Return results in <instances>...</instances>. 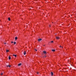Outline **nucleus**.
Returning a JSON list of instances; mask_svg holds the SVG:
<instances>
[{
  "mask_svg": "<svg viewBox=\"0 0 76 76\" xmlns=\"http://www.w3.org/2000/svg\"><path fill=\"white\" fill-rule=\"evenodd\" d=\"M37 74H39V72H37Z\"/></svg>",
  "mask_w": 76,
  "mask_h": 76,
  "instance_id": "aec40b11",
  "label": "nucleus"
},
{
  "mask_svg": "<svg viewBox=\"0 0 76 76\" xmlns=\"http://www.w3.org/2000/svg\"><path fill=\"white\" fill-rule=\"evenodd\" d=\"M13 56H15V57H17L16 55H15V54L13 55Z\"/></svg>",
  "mask_w": 76,
  "mask_h": 76,
  "instance_id": "1a4fd4ad",
  "label": "nucleus"
},
{
  "mask_svg": "<svg viewBox=\"0 0 76 76\" xmlns=\"http://www.w3.org/2000/svg\"><path fill=\"white\" fill-rule=\"evenodd\" d=\"M8 20H10V17H9L8 18Z\"/></svg>",
  "mask_w": 76,
  "mask_h": 76,
  "instance_id": "f8f14e48",
  "label": "nucleus"
},
{
  "mask_svg": "<svg viewBox=\"0 0 76 76\" xmlns=\"http://www.w3.org/2000/svg\"><path fill=\"white\" fill-rule=\"evenodd\" d=\"M24 55H26V51H24V52L23 53Z\"/></svg>",
  "mask_w": 76,
  "mask_h": 76,
  "instance_id": "423d86ee",
  "label": "nucleus"
},
{
  "mask_svg": "<svg viewBox=\"0 0 76 76\" xmlns=\"http://www.w3.org/2000/svg\"><path fill=\"white\" fill-rule=\"evenodd\" d=\"M9 50H6V52H9Z\"/></svg>",
  "mask_w": 76,
  "mask_h": 76,
  "instance_id": "4468645a",
  "label": "nucleus"
},
{
  "mask_svg": "<svg viewBox=\"0 0 76 76\" xmlns=\"http://www.w3.org/2000/svg\"><path fill=\"white\" fill-rule=\"evenodd\" d=\"M43 53H44V54H47V52L45 51H43Z\"/></svg>",
  "mask_w": 76,
  "mask_h": 76,
  "instance_id": "f03ea898",
  "label": "nucleus"
},
{
  "mask_svg": "<svg viewBox=\"0 0 76 76\" xmlns=\"http://www.w3.org/2000/svg\"><path fill=\"white\" fill-rule=\"evenodd\" d=\"M42 40V39L40 38V39H39L38 40V41L39 42H40V41H41Z\"/></svg>",
  "mask_w": 76,
  "mask_h": 76,
  "instance_id": "f257e3e1",
  "label": "nucleus"
},
{
  "mask_svg": "<svg viewBox=\"0 0 76 76\" xmlns=\"http://www.w3.org/2000/svg\"><path fill=\"white\" fill-rule=\"evenodd\" d=\"M52 51H53L54 52L55 51H56V50H55L52 49Z\"/></svg>",
  "mask_w": 76,
  "mask_h": 76,
  "instance_id": "9b49d317",
  "label": "nucleus"
},
{
  "mask_svg": "<svg viewBox=\"0 0 76 76\" xmlns=\"http://www.w3.org/2000/svg\"><path fill=\"white\" fill-rule=\"evenodd\" d=\"M11 43H13V42L12 41L11 42Z\"/></svg>",
  "mask_w": 76,
  "mask_h": 76,
  "instance_id": "6ab92c4d",
  "label": "nucleus"
},
{
  "mask_svg": "<svg viewBox=\"0 0 76 76\" xmlns=\"http://www.w3.org/2000/svg\"><path fill=\"white\" fill-rule=\"evenodd\" d=\"M8 58H9V60H10L11 59V57L10 56H9Z\"/></svg>",
  "mask_w": 76,
  "mask_h": 76,
  "instance_id": "9d476101",
  "label": "nucleus"
},
{
  "mask_svg": "<svg viewBox=\"0 0 76 76\" xmlns=\"http://www.w3.org/2000/svg\"><path fill=\"white\" fill-rule=\"evenodd\" d=\"M16 42H14V45H15V44H16Z\"/></svg>",
  "mask_w": 76,
  "mask_h": 76,
  "instance_id": "dca6fc26",
  "label": "nucleus"
},
{
  "mask_svg": "<svg viewBox=\"0 0 76 76\" xmlns=\"http://www.w3.org/2000/svg\"><path fill=\"white\" fill-rule=\"evenodd\" d=\"M3 73H1V75H3Z\"/></svg>",
  "mask_w": 76,
  "mask_h": 76,
  "instance_id": "f3484780",
  "label": "nucleus"
},
{
  "mask_svg": "<svg viewBox=\"0 0 76 76\" xmlns=\"http://www.w3.org/2000/svg\"><path fill=\"white\" fill-rule=\"evenodd\" d=\"M61 48H63V46H62V47H61Z\"/></svg>",
  "mask_w": 76,
  "mask_h": 76,
  "instance_id": "b1692460",
  "label": "nucleus"
},
{
  "mask_svg": "<svg viewBox=\"0 0 76 76\" xmlns=\"http://www.w3.org/2000/svg\"><path fill=\"white\" fill-rule=\"evenodd\" d=\"M56 39H60V37H56Z\"/></svg>",
  "mask_w": 76,
  "mask_h": 76,
  "instance_id": "20e7f679",
  "label": "nucleus"
},
{
  "mask_svg": "<svg viewBox=\"0 0 76 76\" xmlns=\"http://www.w3.org/2000/svg\"><path fill=\"white\" fill-rule=\"evenodd\" d=\"M54 42V41H51V42H50V43H53V42Z\"/></svg>",
  "mask_w": 76,
  "mask_h": 76,
  "instance_id": "2eb2a0df",
  "label": "nucleus"
},
{
  "mask_svg": "<svg viewBox=\"0 0 76 76\" xmlns=\"http://www.w3.org/2000/svg\"><path fill=\"white\" fill-rule=\"evenodd\" d=\"M51 76H53V72H51Z\"/></svg>",
  "mask_w": 76,
  "mask_h": 76,
  "instance_id": "6e6552de",
  "label": "nucleus"
},
{
  "mask_svg": "<svg viewBox=\"0 0 76 76\" xmlns=\"http://www.w3.org/2000/svg\"><path fill=\"white\" fill-rule=\"evenodd\" d=\"M59 47H60V48H61V46H60Z\"/></svg>",
  "mask_w": 76,
  "mask_h": 76,
  "instance_id": "412c9836",
  "label": "nucleus"
},
{
  "mask_svg": "<svg viewBox=\"0 0 76 76\" xmlns=\"http://www.w3.org/2000/svg\"><path fill=\"white\" fill-rule=\"evenodd\" d=\"M21 64H22L21 63L19 64H18V66H21Z\"/></svg>",
  "mask_w": 76,
  "mask_h": 76,
  "instance_id": "39448f33",
  "label": "nucleus"
},
{
  "mask_svg": "<svg viewBox=\"0 0 76 76\" xmlns=\"http://www.w3.org/2000/svg\"><path fill=\"white\" fill-rule=\"evenodd\" d=\"M15 40H17V39H18V37H16L15 38Z\"/></svg>",
  "mask_w": 76,
  "mask_h": 76,
  "instance_id": "0eeeda50",
  "label": "nucleus"
},
{
  "mask_svg": "<svg viewBox=\"0 0 76 76\" xmlns=\"http://www.w3.org/2000/svg\"><path fill=\"white\" fill-rule=\"evenodd\" d=\"M44 57H46V56H44Z\"/></svg>",
  "mask_w": 76,
  "mask_h": 76,
  "instance_id": "4be33fe9",
  "label": "nucleus"
},
{
  "mask_svg": "<svg viewBox=\"0 0 76 76\" xmlns=\"http://www.w3.org/2000/svg\"><path fill=\"white\" fill-rule=\"evenodd\" d=\"M6 66L7 67H11V66L10 65H7Z\"/></svg>",
  "mask_w": 76,
  "mask_h": 76,
  "instance_id": "7ed1b4c3",
  "label": "nucleus"
},
{
  "mask_svg": "<svg viewBox=\"0 0 76 76\" xmlns=\"http://www.w3.org/2000/svg\"><path fill=\"white\" fill-rule=\"evenodd\" d=\"M34 51H37V50L36 49H34Z\"/></svg>",
  "mask_w": 76,
  "mask_h": 76,
  "instance_id": "ddd939ff",
  "label": "nucleus"
},
{
  "mask_svg": "<svg viewBox=\"0 0 76 76\" xmlns=\"http://www.w3.org/2000/svg\"><path fill=\"white\" fill-rule=\"evenodd\" d=\"M49 27H51V25H49Z\"/></svg>",
  "mask_w": 76,
  "mask_h": 76,
  "instance_id": "a211bd4d",
  "label": "nucleus"
},
{
  "mask_svg": "<svg viewBox=\"0 0 76 76\" xmlns=\"http://www.w3.org/2000/svg\"><path fill=\"white\" fill-rule=\"evenodd\" d=\"M43 46H45V45H43Z\"/></svg>",
  "mask_w": 76,
  "mask_h": 76,
  "instance_id": "393cba45",
  "label": "nucleus"
},
{
  "mask_svg": "<svg viewBox=\"0 0 76 76\" xmlns=\"http://www.w3.org/2000/svg\"><path fill=\"white\" fill-rule=\"evenodd\" d=\"M4 44H6V43H4Z\"/></svg>",
  "mask_w": 76,
  "mask_h": 76,
  "instance_id": "5701e85b",
  "label": "nucleus"
}]
</instances>
